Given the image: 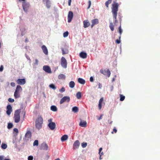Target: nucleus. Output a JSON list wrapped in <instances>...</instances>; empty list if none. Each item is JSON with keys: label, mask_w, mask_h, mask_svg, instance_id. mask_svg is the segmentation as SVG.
Instances as JSON below:
<instances>
[{"label": "nucleus", "mask_w": 160, "mask_h": 160, "mask_svg": "<svg viewBox=\"0 0 160 160\" xmlns=\"http://www.w3.org/2000/svg\"><path fill=\"white\" fill-rule=\"evenodd\" d=\"M43 119L41 116H39L35 121V126L36 128L39 130L42 127Z\"/></svg>", "instance_id": "obj_1"}, {"label": "nucleus", "mask_w": 160, "mask_h": 160, "mask_svg": "<svg viewBox=\"0 0 160 160\" xmlns=\"http://www.w3.org/2000/svg\"><path fill=\"white\" fill-rule=\"evenodd\" d=\"M22 5L24 11L26 13H27L29 7L30 6L29 3L27 2H22Z\"/></svg>", "instance_id": "obj_2"}, {"label": "nucleus", "mask_w": 160, "mask_h": 160, "mask_svg": "<svg viewBox=\"0 0 160 160\" xmlns=\"http://www.w3.org/2000/svg\"><path fill=\"white\" fill-rule=\"evenodd\" d=\"M67 62L66 59L62 57L61 59V64L62 66L64 68H66L67 67Z\"/></svg>", "instance_id": "obj_3"}, {"label": "nucleus", "mask_w": 160, "mask_h": 160, "mask_svg": "<svg viewBox=\"0 0 160 160\" xmlns=\"http://www.w3.org/2000/svg\"><path fill=\"white\" fill-rule=\"evenodd\" d=\"M70 101V98L69 96H64L61 99L60 103V104H62L65 102H69Z\"/></svg>", "instance_id": "obj_4"}, {"label": "nucleus", "mask_w": 160, "mask_h": 160, "mask_svg": "<svg viewBox=\"0 0 160 160\" xmlns=\"http://www.w3.org/2000/svg\"><path fill=\"white\" fill-rule=\"evenodd\" d=\"M16 82L18 84L23 85L25 84L26 81L25 78L18 79L17 80Z\"/></svg>", "instance_id": "obj_5"}, {"label": "nucleus", "mask_w": 160, "mask_h": 160, "mask_svg": "<svg viewBox=\"0 0 160 160\" xmlns=\"http://www.w3.org/2000/svg\"><path fill=\"white\" fill-rule=\"evenodd\" d=\"M7 114L8 115H10L12 111V108L10 105L8 104L7 106Z\"/></svg>", "instance_id": "obj_6"}, {"label": "nucleus", "mask_w": 160, "mask_h": 160, "mask_svg": "<svg viewBox=\"0 0 160 160\" xmlns=\"http://www.w3.org/2000/svg\"><path fill=\"white\" fill-rule=\"evenodd\" d=\"M43 69L47 73H50L52 72L51 69L50 67L48 66H44L43 67Z\"/></svg>", "instance_id": "obj_7"}, {"label": "nucleus", "mask_w": 160, "mask_h": 160, "mask_svg": "<svg viewBox=\"0 0 160 160\" xmlns=\"http://www.w3.org/2000/svg\"><path fill=\"white\" fill-rule=\"evenodd\" d=\"M73 13L71 11H70L68 13V22H70L72 19V18L73 17Z\"/></svg>", "instance_id": "obj_8"}, {"label": "nucleus", "mask_w": 160, "mask_h": 160, "mask_svg": "<svg viewBox=\"0 0 160 160\" xmlns=\"http://www.w3.org/2000/svg\"><path fill=\"white\" fill-rule=\"evenodd\" d=\"M40 149L44 150H47L48 149V147L46 143L43 142L41 145Z\"/></svg>", "instance_id": "obj_9"}, {"label": "nucleus", "mask_w": 160, "mask_h": 160, "mask_svg": "<svg viewBox=\"0 0 160 160\" xmlns=\"http://www.w3.org/2000/svg\"><path fill=\"white\" fill-rule=\"evenodd\" d=\"M48 126L51 130H53L56 127V124L54 122H49L48 124Z\"/></svg>", "instance_id": "obj_10"}, {"label": "nucleus", "mask_w": 160, "mask_h": 160, "mask_svg": "<svg viewBox=\"0 0 160 160\" xmlns=\"http://www.w3.org/2000/svg\"><path fill=\"white\" fill-rule=\"evenodd\" d=\"M80 145V142L78 140H76L74 143L73 145V149H76L78 148Z\"/></svg>", "instance_id": "obj_11"}, {"label": "nucleus", "mask_w": 160, "mask_h": 160, "mask_svg": "<svg viewBox=\"0 0 160 160\" xmlns=\"http://www.w3.org/2000/svg\"><path fill=\"white\" fill-rule=\"evenodd\" d=\"M43 2L46 6L48 8H49L51 6V2L49 0H43Z\"/></svg>", "instance_id": "obj_12"}, {"label": "nucleus", "mask_w": 160, "mask_h": 160, "mask_svg": "<svg viewBox=\"0 0 160 160\" xmlns=\"http://www.w3.org/2000/svg\"><path fill=\"white\" fill-rule=\"evenodd\" d=\"M80 122L79 123V126L85 128L86 127L87 123L86 121H83L81 119H80Z\"/></svg>", "instance_id": "obj_13"}, {"label": "nucleus", "mask_w": 160, "mask_h": 160, "mask_svg": "<svg viewBox=\"0 0 160 160\" xmlns=\"http://www.w3.org/2000/svg\"><path fill=\"white\" fill-rule=\"evenodd\" d=\"M42 48L43 53L46 55H48V52L46 47L44 45H43L42 46Z\"/></svg>", "instance_id": "obj_14"}, {"label": "nucleus", "mask_w": 160, "mask_h": 160, "mask_svg": "<svg viewBox=\"0 0 160 160\" xmlns=\"http://www.w3.org/2000/svg\"><path fill=\"white\" fill-rule=\"evenodd\" d=\"M79 56L82 58H86L87 57V54L85 52H82L79 53Z\"/></svg>", "instance_id": "obj_15"}, {"label": "nucleus", "mask_w": 160, "mask_h": 160, "mask_svg": "<svg viewBox=\"0 0 160 160\" xmlns=\"http://www.w3.org/2000/svg\"><path fill=\"white\" fill-rule=\"evenodd\" d=\"M83 27L85 28L88 27L90 25V23L88 20H84L83 21Z\"/></svg>", "instance_id": "obj_16"}, {"label": "nucleus", "mask_w": 160, "mask_h": 160, "mask_svg": "<svg viewBox=\"0 0 160 160\" xmlns=\"http://www.w3.org/2000/svg\"><path fill=\"white\" fill-rule=\"evenodd\" d=\"M91 21L92 23V24L91 25L92 28L94 25L98 23L99 22L98 20L97 19H93Z\"/></svg>", "instance_id": "obj_17"}, {"label": "nucleus", "mask_w": 160, "mask_h": 160, "mask_svg": "<svg viewBox=\"0 0 160 160\" xmlns=\"http://www.w3.org/2000/svg\"><path fill=\"white\" fill-rule=\"evenodd\" d=\"M14 118L15 122L18 123L19 122L20 120V115H14Z\"/></svg>", "instance_id": "obj_18"}, {"label": "nucleus", "mask_w": 160, "mask_h": 160, "mask_svg": "<svg viewBox=\"0 0 160 160\" xmlns=\"http://www.w3.org/2000/svg\"><path fill=\"white\" fill-rule=\"evenodd\" d=\"M78 81L79 83L82 84H84L85 83V81L81 78H79L78 79Z\"/></svg>", "instance_id": "obj_19"}, {"label": "nucleus", "mask_w": 160, "mask_h": 160, "mask_svg": "<svg viewBox=\"0 0 160 160\" xmlns=\"http://www.w3.org/2000/svg\"><path fill=\"white\" fill-rule=\"evenodd\" d=\"M31 137V133L29 131H28L25 135V137L26 138H29Z\"/></svg>", "instance_id": "obj_20"}, {"label": "nucleus", "mask_w": 160, "mask_h": 160, "mask_svg": "<svg viewBox=\"0 0 160 160\" xmlns=\"http://www.w3.org/2000/svg\"><path fill=\"white\" fill-rule=\"evenodd\" d=\"M19 27L21 32V35L23 36L26 33V29L25 28H22L20 27Z\"/></svg>", "instance_id": "obj_21"}, {"label": "nucleus", "mask_w": 160, "mask_h": 160, "mask_svg": "<svg viewBox=\"0 0 160 160\" xmlns=\"http://www.w3.org/2000/svg\"><path fill=\"white\" fill-rule=\"evenodd\" d=\"M68 138V136L67 135H64L62 137L61 140L62 142H64L67 140Z\"/></svg>", "instance_id": "obj_22"}, {"label": "nucleus", "mask_w": 160, "mask_h": 160, "mask_svg": "<svg viewBox=\"0 0 160 160\" xmlns=\"http://www.w3.org/2000/svg\"><path fill=\"white\" fill-rule=\"evenodd\" d=\"M66 78V76L62 74H61L58 76V78L59 79H65Z\"/></svg>", "instance_id": "obj_23"}, {"label": "nucleus", "mask_w": 160, "mask_h": 160, "mask_svg": "<svg viewBox=\"0 0 160 160\" xmlns=\"http://www.w3.org/2000/svg\"><path fill=\"white\" fill-rule=\"evenodd\" d=\"M78 108L77 106H74L72 107V111L74 112H76L78 111Z\"/></svg>", "instance_id": "obj_24"}, {"label": "nucleus", "mask_w": 160, "mask_h": 160, "mask_svg": "<svg viewBox=\"0 0 160 160\" xmlns=\"http://www.w3.org/2000/svg\"><path fill=\"white\" fill-rule=\"evenodd\" d=\"M69 86L70 88H72L74 87L75 83L74 81H71L69 83Z\"/></svg>", "instance_id": "obj_25"}, {"label": "nucleus", "mask_w": 160, "mask_h": 160, "mask_svg": "<svg viewBox=\"0 0 160 160\" xmlns=\"http://www.w3.org/2000/svg\"><path fill=\"white\" fill-rule=\"evenodd\" d=\"M51 110L53 111L56 112L57 110V108L55 106L52 105L51 107Z\"/></svg>", "instance_id": "obj_26"}, {"label": "nucleus", "mask_w": 160, "mask_h": 160, "mask_svg": "<svg viewBox=\"0 0 160 160\" xmlns=\"http://www.w3.org/2000/svg\"><path fill=\"white\" fill-rule=\"evenodd\" d=\"M22 89L20 85H18L17 86L16 88L15 91H16L18 92H19V91H22Z\"/></svg>", "instance_id": "obj_27"}, {"label": "nucleus", "mask_w": 160, "mask_h": 160, "mask_svg": "<svg viewBox=\"0 0 160 160\" xmlns=\"http://www.w3.org/2000/svg\"><path fill=\"white\" fill-rule=\"evenodd\" d=\"M14 96L15 98H18L20 97V95L18 93V92L15 91L14 93Z\"/></svg>", "instance_id": "obj_28"}, {"label": "nucleus", "mask_w": 160, "mask_h": 160, "mask_svg": "<svg viewBox=\"0 0 160 160\" xmlns=\"http://www.w3.org/2000/svg\"><path fill=\"white\" fill-rule=\"evenodd\" d=\"M20 109L16 110L15 112L14 115H20Z\"/></svg>", "instance_id": "obj_29"}, {"label": "nucleus", "mask_w": 160, "mask_h": 160, "mask_svg": "<svg viewBox=\"0 0 160 160\" xmlns=\"http://www.w3.org/2000/svg\"><path fill=\"white\" fill-rule=\"evenodd\" d=\"M1 147L2 149H5L7 148V145L6 143H2Z\"/></svg>", "instance_id": "obj_30"}, {"label": "nucleus", "mask_w": 160, "mask_h": 160, "mask_svg": "<svg viewBox=\"0 0 160 160\" xmlns=\"http://www.w3.org/2000/svg\"><path fill=\"white\" fill-rule=\"evenodd\" d=\"M76 97L78 99H80L81 98V94L80 92H78L76 94Z\"/></svg>", "instance_id": "obj_31"}, {"label": "nucleus", "mask_w": 160, "mask_h": 160, "mask_svg": "<svg viewBox=\"0 0 160 160\" xmlns=\"http://www.w3.org/2000/svg\"><path fill=\"white\" fill-rule=\"evenodd\" d=\"M13 126V124L11 122H9L8 123V126H7V128L8 129H10Z\"/></svg>", "instance_id": "obj_32"}, {"label": "nucleus", "mask_w": 160, "mask_h": 160, "mask_svg": "<svg viewBox=\"0 0 160 160\" xmlns=\"http://www.w3.org/2000/svg\"><path fill=\"white\" fill-rule=\"evenodd\" d=\"M49 87L53 90H55L56 89V87L55 86V85L53 84H51L49 85Z\"/></svg>", "instance_id": "obj_33"}, {"label": "nucleus", "mask_w": 160, "mask_h": 160, "mask_svg": "<svg viewBox=\"0 0 160 160\" xmlns=\"http://www.w3.org/2000/svg\"><path fill=\"white\" fill-rule=\"evenodd\" d=\"M38 140H36L34 141L33 143V146H38Z\"/></svg>", "instance_id": "obj_34"}, {"label": "nucleus", "mask_w": 160, "mask_h": 160, "mask_svg": "<svg viewBox=\"0 0 160 160\" xmlns=\"http://www.w3.org/2000/svg\"><path fill=\"white\" fill-rule=\"evenodd\" d=\"M81 146L83 148H85L87 146V143L84 142L81 143Z\"/></svg>", "instance_id": "obj_35"}, {"label": "nucleus", "mask_w": 160, "mask_h": 160, "mask_svg": "<svg viewBox=\"0 0 160 160\" xmlns=\"http://www.w3.org/2000/svg\"><path fill=\"white\" fill-rule=\"evenodd\" d=\"M69 33L68 31H66L65 32H64L63 33V36L64 37H66L68 35Z\"/></svg>", "instance_id": "obj_36"}, {"label": "nucleus", "mask_w": 160, "mask_h": 160, "mask_svg": "<svg viewBox=\"0 0 160 160\" xmlns=\"http://www.w3.org/2000/svg\"><path fill=\"white\" fill-rule=\"evenodd\" d=\"M38 61L37 59H35V62H33V64L35 65H37L38 64Z\"/></svg>", "instance_id": "obj_37"}, {"label": "nucleus", "mask_w": 160, "mask_h": 160, "mask_svg": "<svg viewBox=\"0 0 160 160\" xmlns=\"http://www.w3.org/2000/svg\"><path fill=\"white\" fill-rule=\"evenodd\" d=\"M8 101L10 102H13L14 101V100L11 98H9L8 99Z\"/></svg>", "instance_id": "obj_38"}, {"label": "nucleus", "mask_w": 160, "mask_h": 160, "mask_svg": "<svg viewBox=\"0 0 160 160\" xmlns=\"http://www.w3.org/2000/svg\"><path fill=\"white\" fill-rule=\"evenodd\" d=\"M65 91V89L64 87H62L59 90V91L62 92H64Z\"/></svg>", "instance_id": "obj_39"}, {"label": "nucleus", "mask_w": 160, "mask_h": 160, "mask_svg": "<svg viewBox=\"0 0 160 160\" xmlns=\"http://www.w3.org/2000/svg\"><path fill=\"white\" fill-rule=\"evenodd\" d=\"M33 157L32 156H29L28 157V160H33Z\"/></svg>", "instance_id": "obj_40"}, {"label": "nucleus", "mask_w": 160, "mask_h": 160, "mask_svg": "<svg viewBox=\"0 0 160 160\" xmlns=\"http://www.w3.org/2000/svg\"><path fill=\"white\" fill-rule=\"evenodd\" d=\"M61 49L62 51V54L63 55L65 54H67L68 53L67 52H65L64 51V49L63 48H61Z\"/></svg>", "instance_id": "obj_41"}, {"label": "nucleus", "mask_w": 160, "mask_h": 160, "mask_svg": "<svg viewBox=\"0 0 160 160\" xmlns=\"http://www.w3.org/2000/svg\"><path fill=\"white\" fill-rule=\"evenodd\" d=\"M25 56L26 57V58L28 60H29V62H31V60L30 58L26 54H25Z\"/></svg>", "instance_id": "obj_42"}, {"label": "nucleus", "mask_w": 160, "mask_h": 160, "mask_svg": "<svg viewBox=\"0 0 160 160\" xmlns=\"http://www.w3.org/2000/svg\"><path fill=\"white\" fill-rule=\"evenodd\" d=\"M91 1L89 0L88 1V6L87 8V9H89L90 8L91 6Z\"/></svg>", "instance_id": "obj_43"}, {"label": "nucleus", "mask_w": 160, "mask_h": 160, "mask_svg": "<svg viewBox=\"0 0 160 160\" xmlns=\"http://www.w3.org/2000/svg\"><path fill=\"white\" fill-rule=\"evenodd\" d=\"M13 132H15L17 133H18V129L17 128H14V129H13Z\"/></svg>", "instance_id": "obj_44"}, {"label": "nucleus", "mask_w": 160, "mask_h": 160, "mask_svg": "<svg viewBox=\"0 0 160 160\" xmlns=\"http://www.w3.org/2000/svg\"><path fill=\"white\" fill-rule=\"evenodd\" d=\"M94 81V78L93 77L91 76L90 78V81L91 82H93Z\"/></svg>", "instance_id": "obj_45"}, {"label": "nucleus", "mask_w": 160, "mask_h": 160, "mask_svg": "<svg viewBox=\"0 0 160 160\" xmlns=\"http://www.w3.org/2000/svg\"><path fill=\"white\" fill-rule=\"evenodd\" d=\"M3 70V65H1L0 67V72H2Z\"/></svg>", "instance_id": "obj_46"}, {"label": "nucleus", "mask_w": 160, "mask_h": 160, "mask_svg": "<svg viewBox=\"0 0 160 160\" xmlns=\"http://www.w3.org/2000/svg\"><path fill=\"white\" fill-rule=\"evenodd\" d=\"M11 85L12 87H14L15 86V83L14 82H12L11 83Z\"/></svg>", "instance_id": "obj_47"}, {"label": "nucleus", "mask_w": 160, "mask_h": 160, "mask_svg": "<svg viewBox=\"0 0 160 160\" xmlns=\"http://www.w3.org/2000/svg\"><path fill=\"white\" fill-rule=\"evenodd\" d=\"M4 156L3 155L0 156V160H4Z\"/></svg>", "instance_id": "obj_48"}, {"label": "nucleus", "mask_w": 160, "mask_h": 160, "mask_svg": "<svg viewBox=\"0 0 160 160\" xmlns=\"http://www.w3.org/2000/svg\"><path fill=\"white\" fill-rule=\"evenodd\" d=\"M72 0H68V5L70 6L71 5V2Z\"/></svg>", "instance_id": "obj_49"}, {"label": "nucleus", "mask_w": 160, "mask_h": 160, "mask_svg": "<svg viewBox=\"0 0 160 160\" xmlns=\"http://www.w3.org/2000/svg\"><path fill=\"white\" fill-rule=\"evenodd\" d=\"M98 108H99V109H100V99L98 101Z\"/></svg>", "instance_id": "obj_50"}, {"label": "nucleus", "mask_w": 160, "mask_h": 160, "mask_svg": "<svg viewBox=\"0 0 160 160\" xmlns=\"http://www.w3.org/2000/svg\"><path fill=\"white\" fill-rule=\"evenodd\" d=\"M100 148L98 149V154L100 156L99 157V158L100 159Z\"/></svg>", "instance_id": "obj_51"}, {"label": "nucleus", "mask_w": 160, "mask_h": 160, "mask_svg": "<svg viewBox=\"0 0 160 160\" xmlns=\"http://www.w3.org/2000/svg\"><path fill=\"white\" fill-rule=\"evenodd\" d=\"M23 105L22 104L21 105L20 109H23Z\"/></svg>", "instance_id": "obj_52"}, {"label": "nucleus", "mask_w": 160, "mask_h": 160, "mask_svg": "<svg viewBox=\"0 0 160 160\" xmlns=\"http://www.w3.org/2000/svg\"><path fill=\"white\" fill-rule=\"evenodd\" d=\"M52 119H50L48 120V121L49 122H52Z\"/></svg>", "instance_id": "obj_53"}, {"label": "nucleus", "mask_w": 160, "mask_h": 160, "mask_svg": "<svg viewBox=\"0 0 160 160\" xmlns=\"http://www.w3.org/2000/svg\"><path fill=\"white\" fill-rule=\"evenodd\" d=\"M28 39L27 38H26L25 40V42H28Z\"/></svg>", "instance_id": "obj_54"}, {"label": "nucleus", "mask_w": 160, "mask_h": 160, "mask_svg": "<svg viewBox=\"0 0 160 160\" xmlns=\"http://www.w3.org/2000/svg\"><path fill=\"white\" fill-rule=\"evenodd\" d=\"M4 160H10V159L9 158H5Z\"/></svg>", "instance_id": "obj_55"}, {"label": "nucleus", "mask_w": 160, "mask_h": 160, "mask_svg": "<svg viewBox=\"0 0 160 160\" xmlns=\"http://www.w3.org/2000/svg\"><path fill=\"white\" fill-rule=\"evenodd\" d=\"M97 117H98V119L99 120H100V117L97 116Z\"/></svg>", "instance_id": "obj_56"}, {"label": "nucleus", "mask_w": 160, "mask_h": 160, "mask_svg": "<svg viewBox=\"0 0 160 160\" xmlns=\"http://www.w3.org/2000/svg\"><path fill=\"white\" fill-rule=\"evenodd\" d=\"M98 88H100V82L98 83Z\"/></svg>", "instance_id": "obj_57"}, {"label": "nucleus", "mask_w": 160, "mask_h": 160, "mask_svg": "<svg viewBox=\"0 0 160 160\" xmlns=\"http://www.w3.org/2000/svg\"><path fill=\"white\" fill-rule=\"evenodd\" d=\"M20 1H23L24 2H26L25 0H19Z\"/></svg>", "instance_id": "obj_58"}, {"label": "nucleus", "mask_w": 160, "mask_h": 160, "mask_svg": "<svg viewBox=\"0 0 160 160\" xmlns=\"http://www.w3.org/2000/svg\"><path fill=\"white\" fill-rule=\"evenodd\" d=\"M60 160V159H59V158H57V159H55V160Z\"/></svg>", "instance_id": "obj_59"}, {"label": "nucleus", "mask_w": 160, "mask_h": 160, "mask_svg": "<svg viewBox=\"0 0 160 160\" xmlns=\"http://www.w3.org/2000/svg\"><path fill=\"white\" fill-rule=\"evenodd\" d=\"M25 48L26 49H27V46H25Z\"/></svg>", "instance_id": "obj_60"}, {"label": "nucleus", "mask_w": 160, "mask_h": 160, "mask_svg": "<svg viewBox=\"0 0 160 160\" xmlns=\"http://www.w3.org/2000/svg\"><path fill=\"white\" fill-rule=\"evenodd\" d=\"M13 143H14V140H13Z\"/></svg>", "instance_id": "obj_61"}]
</instances>
